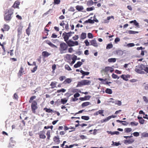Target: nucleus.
Here are the masks:
<instances>
[{"mask_svg":"<svg viewBox=\"0 0 148 148\" xmlns=\"http://www.w3.org/2000/svg\"><path fill=\"white\" fill-rule=\"evenodd\" d=\"M43 110H45L46 112L48 113H52L53 112V110L50 109V108H44Z\"/></svg>","mask_w":148,"mask_h":148,"instance_id":"nucleus-29","label":"nucleus"},{"mask_svg":"<svg viewBox=\"0 0 148 148\" xmlns=\"http://www.w3.org/2000/svg\"><path fill=\"white\" fill-rule=\"evenodd\" d=\"M113 45L111 43L108 44L106 46V48L107 49H109L112 48Z\"/></svg>","mask_w":148,"mask_h":148,"instance_id":"nucleus-37","label":"nucleus"},{"mask_svg":"<svg viewBox=\"0 0 148 148\" xmlns=\"http://www.w3.org/2000/svg\"><path fill=\"white\" fill-rule=\"evenodd\" d=\"M74 32H71L68 33L64 32L63 33L62 36L66 43L68 41L69 38L72 36V34H74Z\"/></svg>","mask_w":148,"mask_h":148,"instance_id":"nucleus-4","label":"nucleus"},{"mask_svg":"<svg viewBox=\"0 0 148 148\" xmlns=\"http://www.w3.org/2000/svg\"><path fill=\"white\" fill-rule=\"evenodd\" d=\"M75 8L78 11H81L84 9L83 6L82 5H77L75 7Z\"/></svg>","mask_w":148,"mask_h":148,"instance_id":"nucleus-19","label":"nucleus"},{"mask_svg":"<svg viewBox=\"0 0 148 148\" xmlns=\"http://www.w3.org/2000/svg\"><path fill=\"white\" fill-rule=\"evenodd\" d=\"M134 138H131L130 139L125 140H124V143L125 144H131L134 141Z\"/></svg>","mask_w":148,"mask_h":148,"instance_id":"nucleus-17","label":"nucleus"},{"mask_svg":"<svg viewBox=\"0 0 148 148\" xmlns=\"http://www.w3.org/2000/svg\"><path fill=\"white\" fill-rule=\"evenodd\" d=\"M112 143H113L112 144V146H118L121 145V144L119 143V142L117 143L114 142L113 141H112Z\"/></svg>","mask_w":148,"mask_h":148,"instance_id":"nucleus-38","label":"nucleus"},{"mask_svg":"<svg viewBox=\"0 0 148 148\" xmlns=\"http://www.w3.org/2000/svg\"><path fill=\"white\" fill-rule=\"evenodd\" d=\"M90 45L93 46L95 47H97L98 46L95 40H91L90 42Z\"/></svg>","mask_w":148,"mask_h":148,"instance_id":"nucleus-18","label":"nucleus"},{"mask_svg":"<svg viewBox=\"0 0 148 148\" xmlns=\"http://www.w3.org/2000/svg\"><path fill=\"white\" fill-rule=\"evenodd\" d=\"M36 97L35 96H32L30 99L29 100V103H32L33 101H32L34 99L36 98Z\"/></svg>","mask_w":148,"mask_h":148,"instance_id":"nucleus-43","label":"nucleus"},{"mask_svg":"<svg viewBox=\"0 0 148 148\" xmlns=\"http://www.w3.org/2000/svg\"><path fill=\"white\" fill-rule=\"evenodd\" d=\"M130 23H133L134 25L137 27H138L139 26L138 23L137 22L136 20L130 21Z\"/></svg>","mask_w":148,"mask_h":148,"instance_id":"nucleus-31","label":"nucleus"},{"mask_svg":"<svg viewBox=\"0 0 148 148\" xmlns=\"http://www.w3.org/2000/svg\"><path fill=\"white\" fill-rule=\"evenodd\" d=\"M67 101V100L66 98H64V99H62L61 100V102L63 104H65Z\"/></svg>","mask_w":148,"mask_h":148,"instance_id":"nucleus-34","label":"nucleus"},{"mask_svg":"<svg viewBox=\"0 0 148 148\" xmlns=\"http://www.w3.org/2000/svg\"><path fill=\"white\" fill-rule=\"evenodd\" d=\"M90 83V81L87 80H83L78 83L77 87H81L83 85H89Z\"/></svg>","mask_w":148,"mask_h":148,"instance_id":"nucleus-5","label":"nucleus"},{"mask_svg":"<svg viewBox=\"0 0 148 148\" xmlns=\"http://www.w3.org/2000/svg\"><path fill=\"white\" fill-rule=\"evenodd\" d=\"M68 45L64 42H61L60 44L59 50L61 54L66 53L68 49Z\"/></svg>","mask_w":148,"mask_h":148,"instance_id":"nucleus-2","label":"nucleus"},{"mask_svg":"<svg viewBox=\"0 0 148 148\" xmlns=\"http://www.w3.org/2000/svg\"><path fill=\"white\" fill-rule=\"evenodd\" d=\"M86 23H89L91 24H93L94 23V21L90 19H89L88 20H86L85 22Z\"/></svg>","mask_w":148,"mask_h":148,"instance_id":"nucleus-36","label":"nucleus"},{"mask_svg":"<svg viewBox=\"0 0 148 148\" xmlns=\"http://www.w3.org/2000/svg\"><path fill=\"white\" fill-rule=\"evenodd\" d=\"M84 97L85 100H89L90 97V96L89 95H86Z\"/></svg>","mask_w":148,"mask_h":148,"instance_id":"nucleus-55","label":"nucleus"},{"mask_svg":"<svg viewBox=\"0 0 148 148\" xmlns=\"http://www.w3.org/2000/svg\"><path fill=\"white\" fill-rule=\"evenodd\" d=\"M72 81V79L70 78H67L63 82V84H70V83Z\"/></svg>","mask_w":148,"mask_h":148,"instance_id":"nucleus-21","label":"nucleus"},{"mask_svg":"<svg viewBox=\"0 0 148 148\" xmlns=\"http://www.w3.org/2000/svg\"><path fill=\"white\" fill-rule=\"evenodd\" d=\"M14 10L13 8H10L6 10L5 13L4 19L5 21L6 22H9L12 19V15L14 13Z\"/></svg>","mask_w":148,"mask_h":148,"instance_id":"nucleus-1","label":"nucleus"},{"mask_svg":"<svg viewBox=\"0 0 148 148\" xmlns=\"http://www.w3.org/2000/svg\"><path fill=\"white\" fill-rule=\"evenodd\" d=\"M20 4V2L18 1H16L14 3V4L12 6V7L11 8H19V6Z\"/></svg>","mask_w":148,"mask_h":148,"instance_id":"nucleus-13","label":"nucleus"},{"mask_svg":"<svg viewBox=\"0 0 148 148\" xmlns=\"http://www.w3.org/2000/svg\"><path fill=\"white\" fill-rule=\"evenodd\" d=\"M82 64V63L80 61H78L77 63L75 64L74 66V67L75 68H77L80 67Z\"/></svg>","mask_w":148,"mask_h":148,"instance_id":"nucleus-24","label":"nucleus"},{"mask_svg":"<svg viewBox=\"0 0 148 148\" xmlns=\"http://www.w3.org/2000/svg\"><path fill=\"white\" fill-rule=\"evenodd\" d=\"M105 92L106 93L109 94H111L112 93V89L108 88H107L105 90Z\"/></svg>","mask_w":148,"mask_h":148,"instance_id":"nucleus-27","label":"nucleus"},{"mask_svg":"<svg viewBox=\"0 0 148 148\" xmlns=\"http://www.w3.org/2000/svg\"><path fill=\"white\" fill-rule=\"evenodd\" d=\"M115 102H116L115 103V104H117L119 106H120L121 105V101H119V100L116 101H115Z\"/></svg>","mask_w":148,"mask_h":148,"instance_id":"nucleus-48","label":"nucleus"},{"mask_svg":"<svg viewBox=\"0 0 148 148\" xmlns=\"http://www.w3.org/2000/svg\"><path fill=\"white\" fill-rule=\"evenodd\" d=\"M66 43L69 47L77 46L79 44L77 41H73L71 40H69Z\"/></svg>","mask_w":148,"mask_h":148,"instance_id":"nucleus-7","label":"nucleus"},{"mask_svg":"<svg viewBox=\"0 0 148 148\" xmlns=\"http://www.w3.org/2000/svg\"><path fill=\"white\" fill-rule=\"evenodd\" d=\"M146 73H148V67L145 66L144 65V70Z\"/></svg>","mask_w":148,"mask_h":148,"instance_id":"nucleus-64","label":"nucleus"},{"mask_svg":"<svg viewBox=\"0 0 148 148\" xmlns=\"http://www.w3.org/2000/svg\"><path fill=\"white\" fill-rule=\"evenodd\" d=\"M139 121L141 124H143L144 123L145 120L142 119H141L139 120Z\"/></svg>","mask_w":148,"mask_h":148,"instance_id":"nucleus-63","label":"nucleus"},{"mask_svg":"<svg viewBox=\"0 0 148 148\" xmlns=\"http://www.w3.org/2000/svg\"><path fill=\"white\" fill-rule=\"evenodd\" d=\"M54 3L55 4H59L60 2V0H54Z\"/></svg>","mask_w":148,"mask_h":148,"instance_id":"nucleus-57","label":"nucleus"},{"mask_svg":"<svg viewBox=\"0 0 148 148\" xmlns=\"http://www.w3.org/2000/svg\"><path fill=\"white\" fill-rule=\"evenodd\" d=\"M37 66H35L31 70V71L32 73H34L37 69Z\"/></svg>","mask_w":148,"mask_h":148,"instance_id":"nucleus-49","label":"nucleus"},{"mask_svg":"<svg viewBox=\"0 0 148 148\" xmlns=\"http://www.w3.org/2000/svg\"><path fill=\"white\" fill-rule=\"evenodd\" d=\"M112 78H113L114 79L117 78V79H119V77L116 74H115L114 73H113L112 74Z\"/></svg>","mask_w":148,"mask_h":148,"instance_id":"nucleus-44","label":"nucleus"},{"mask_svg":"<svg viewBox=\"0 0 148 148\" xmlns=\"http://www.w3.org/2000/svg\"><path fill=\"white\" fill-rule=\"evenodd\" d=\"M116 117V116H115V115H112V116H109L108 117H107V118L109 120H110L111 118H115Z\"/></svg>","mask_w":148,"mask_h":148,"instance_id":"nucleus-53","label":"nucleus"},{"mask_svg":"<svg viewBox=\"0 0 148 148\" xmlns=\"http://www.w3.org/2000/svg\"><path fill=\"white\" fill-rule=\"evenodd\" d=\"M31 107L32 112L34 113H35L36 110L38 108L37 102L35 101H33L32 103Z\"/></svg>","mask_w":148,"mask_h":148,"instance_id":"nucleus-6","label":"nucleus"},{"mask_svg":"<svg viewBox=\"0 0 148 148\" xmlns=\"http://www.w3.org/2000/svg\"><path fill=\"white\" fill-rule=\"evenodd\" d=\"M84 43L85 44V45L86 46H89L90 45V43L88 41V40H85L84 41Z\"/></svg>","mask_w":148,"mask_h":148,"instance_id":"nucleus-50","label":"nucleus"},{"mask_svg":"<svg viewBox=\"0 0 148 148\" xmlns=\"http://www.w3.org/2000/svg\"><path fill=\"white\" fill-rule=\"evenodd\" d=\"M53 140L55 144L58 145L60 143V140L58 136H55L53 137Z\"/></svg>","mask_w":148,"mask_h":148,"instance_id":"nucleus-12","label":"nucleus"},{"mask_svg":"<svg viewBox=\"0 0 148 148\" xmlns=\"http://www.w3.org/2000/svg\"><path fill=\"white\" fill-rule=\"evenodd\" d=\"M94 9L93 7H92L91 8H86V10L88 11H90L93 10Z\"/></svg>","mask_w":148,"mask_h":148,"instance_id":"nucleus-61","label":"nucleus"},{"mask_svg":"<svg viewBox=\"0 0 148 148\" xmlns=\"http://www.w3.org/2000/svg\"><path fill=\"white\" fill-rule=\"evenodd\" d=\"M3 28H1V30L4 33L5 31H8L10 29V26L7 24H4L3 26Z\"/></svg>","mask_w":148,"mask_h":148,"instance_id":"nucleus-14","label":"nucleus"},{"mask_svg":"<svg viewBox=\"0 0 148 148\" xmlns=\"http://www.w3.org/2000/svg\"><path fill=\"white\" fill-rule=\"evenodd\" d=\"M46 43L49 45L51 47L53 48L54 49H57L58 48V47L53 44L50 41L48 40H45V41Z\"/></svg>","mask_w":148,"mask_h":148,"instance_id":"nucleus-10","label":"nucleus"},{"mask_svg":"<svg viewBox=\"0 0 148 148\" xmlns=\"http://www.w3.org/2000/svg\"><path fill=\"white\" fill-rule=\"evenodd\" d=\"M81 118L85 120H88L89 119V117L88 116H82L81 117Z\"/></svg>","mask_w":148,"mask_h":148,"instance_id":"nucleus-41","label":"nucleus"},{"mask_svg":"<svg viewBox=\"0 0 148 148\" xmlns=\"http://www.w3.org/2000/svg\"><path fill=\"white\" fill-rule=\"evenodd\" d=\"M131 77V75L127 74L126 75L123 74L121 76V77L125 81H128V78H130Z\"/></svg>","mask_w":148,"mask_h":148,"instance_id":"nucleus-9","label":"nucleus"},{"mask_svg":"<svg viewBox=\"0 0 148 148\" xmlns=\"http://www.w3.org/2000/svg\"><path fill=\"white\" fill-rule=\"evenodd\" d=\"M50 53L47 51H44L42 53V56L44 57H47L50 55Z\"/></svg>","mask_w":148,"mask_h":148,"instance_id":"nucleus-20","label":"nucleus"},{"mask_svg":"<svg viewBox=\"0 0 148 148\" xmlns=\"http://www.w3.org/2000/svg\"><path fill=\"white\" fill-rule=\"evenodd\" d=\"M91 104V103L89 102H86L83 103L81 106L82 108L87 106Z\"/></svg>","mask_w":148,"mask_h":148,"instance_id":"nucleus-25","label":"nucleus"},{"mask_svg":"<svg viewBox=\"0 0 148 148\" xmlns=\"http://www.w3.org/2000/svg\"><path fill=\"white\" fill-rule=\"evenodd\" d=\"M80 95L78 93H75L74 95V97L75 98L79 97Z\"/></svg>","mask_w":148,"mask_h":148,"instance_id":"nucleus-59","label":"nucleus"},{"mask_svg":"<svg viewBox=\"0 0 148 148\" xmlns=\"http://www.w3.org/2000/svg\"><path fill=\"white\" fill-rule=\"evenodd\" d=\"M88 37L89 38H92L93 37V36L92 33H89L88 34Z\"/></svg>","mask_w":148,"mask_h":148,"instance_id":"nucleus-47","label":"nucleus"},{"mask_svg":"<svg viewBox=\"0 0 148 148\" xmlns=\"http://www.w3.org/2000/svg\"><path fill=\"white\" fill-rule=\"evenodd\" d=\"M80 72L81 73L82 75L84 76L88 75L90 74V73L89 72H85L82 70H81L80 71Z\"/></svg>","mask_w":148,"mask_h":148,"instance_id":"nucleus-26","label":"nucleus"},{"mask_svg":"<svg viewBox=\"0 0 148 148\" xmlns=\"http://www.w3.org/2000/svg\"><path fill=\"white\" fill-rule=\"evenodd\" d=\"M57 83V82H52L50 84V85L51 87L52 88H53L56 87V84Z\"/></svg>","mask_w":148,"mask_h":148,"instance_id":"nucleus-30","label":"nucleus"},{"mask_svg":"<svg viewBox=\"0 0 148 148\" xmlns=\"http://www.w3.org/2000/svg\"><path fill=\"white\" fill-rule=\"evenodd\" d=\"M94 2L92 0H90L88 2V4L89 5H92Z\"/></svg>","mask_w":148,"mask_h":148,"instance_id":"nucleus-52","label":"nucleus"},{"mask_svg":"<svg viewBox=\"0 0 148 148\" xmlns=\"http://www.w3.org/2000/svg\"><path fill=\"white\" fill-rule=\"evenodd\" d=\"M98 113L99 114H100L101 115V116H104V115L103 114L104 112V110H99L98 111Z\"/></svg>","mask_w":148,"mask_h":148,"instance_id":"nucleus-45","label":"nucleus"},{"mask_svg":"<svg viewBox=\"0 0 148 148\" xmlns=\"http://www.w3.org/2000/svg\"><path fill=\"white\" fill-rule=\"evenodd\" d=\"M130 124L132 126L135 125L136 126L138 125V123H136L135 122H131L130 123Z\"/></svg>","mask_w":148,"mask_h":148,"instance_id":"nucleus-58","label":"nucleus"},{"mask_svg":"<svg viewBox=\"0 0 148 148\" xmlns=\"http://www.w3.org/2000/svg\"><path fill=\"white\" fill-rule=\"evenodd\" d=\"M108 61L109 62H114L116 61V59L115 58H109L108 59Z\"/></svg>","mask_w":148,"mask_h":148,"instance_id":"nucleus-35","label":"nucleus"},{"mask_svg":"<svg viewBox=\"0 0 148 148\" xmlns=\"http://www.w3.org/2000/svg\"><path fill=\"white\" fill-rule=\"evenodd\" d=\"M128 33L130 34H135L138 33V32L134 31L132 30H129Z\"/></svg>","mask_w":148,"mask_h":148,"instance_id":"nucleus-39","label":"nucleus"},{"mask_svg":"<svg viewBox=\"0 0 148 148\" xmlns=\"http://www.w3.org/2000/svg\"><path fill=\"white\" fill-rule=\"evenodd\" d=\"M144 68V65L141 64L136 66L134 71L138 73L144 74L145 73V72L143 71Z\"/></svg>","mask_w":148,"mask_h":148,"instance_id":"nucleus-3","label":"nucleus"},{"mask_svg":"<svg viewBox=\"0 0 148 148\" xmlns=\"http://www.w3.org/2000/svg\"><path fill=\"white\" fill-rule=\"evenodd\" d=\"M116 54L117 55H122L123 54V51L121 50H117L116 51Z\"/></svg>","mask_w":148,"mask_h":148,"instance_id":"nucleus-32","label":"nucleus"},{"mask_svg":"<svg viewBox=\"0 0 148 148\" xmlns=\"http://www.w3.org/2000/svg\"><path fill=\"white\" fill-rule=\"evenodd\" d=\"M79 38L78 36L77 35H75L73 37V39L74 40H77Z\"/></svg>","mask_w":148,"mask_h":148,"instance_id":"nucleus-51","label":"nucleus"},{"mask_svg":"<svg viewBox=\"0 0 148 148\" xmlns=\"http://www.w3.org/2000/svg\"><path fill=\"white\" fill-rule=\"evenodd\" d=\"M45 132L40 131L38 134L40 138L42 139H45L46 138V136L45 134Z\"/></svg>","mask_w":148,"mask_h":148,"instance_id":"nucleus-15","label":"nucleus"},{"mask_svg":"<svg viewBox=\"0 0 148 148\" xmlns=\"http://www.w3.org/2000/svg\"><path fill=\"white\" fill-rule=\"evenodd\" d=\"M142 136L143 137H148V133H143L142 134Z\"/></svg>","mask_w":148,"mask_h":148,"instance_id":"nucleus-54","label":"nucleus"},{"mask_svg":"<svg viewBox=\"0 0 148 148\" xmlns=\"http://www.w3.org/2000/svg\"><path fill=\"white\" fill-rule=\"evenodd\" d=\"M86 37V34L84 32H83L81 34L80 39L81 40H84Z\"/></svg>","mask_w":148,"mask_h":148,"instance_id":"nucleus-22","label":"nucleus"},{"mask_svg":"<svg viewBox=\"0 0 148 148\" xmlns=\"http://www.w3.org/2000/svg\"><path fill=\"white\" fill-rule=\"evenodd\" d=\"M23 74H25L23 68L21 66L18 73V75L19 77H20L22 76Z\"/></svg>","mask_w":148,"mask_h":148,"instance_id":"nucleus-16","label":"nucleus"},{"mask_svg":"<svg viewBox=\"0 0 148 148\" xmlns=\"http://www.w3.org/2000/svg\"><path fill=\"white\" fill-rule=\"evenodd\" d=\"M134 136H138L139 135V133L138 132H136L133 133Z\"/></svg>","mask_w":148,"mask_h":148,"instance_id":"nucleus-60","label":"nucleus"},{"mask_svg":"<svg viewBox=\"0 0 148 148\" xmlns=\"http://www.w3.org/2000/svg\"><path fill=\"white\" fill-rule=\"evenodd\" d=\"M66 77L65 76H61L59 77V79L60 81H62Z\"/></svg>","mask_w":148,"mask_h":148,"instance_id":"nucleus-56","label":"nucleus"},{"mask_svg":"<svg viewBox=\"0 0 148 148\" xmlns=\"http://www.w3.org/2000/svg\"><path fill=\"white\" fill-rule=\"evenodd\" d=\"M22 27L21 26H19L17 29L18 35H20L21 34L22 32Z\"/></svg>","mask_w":148,"mask_h":148,"instance_id":"nucleus-33","label":"nucleus"},{"mask_svg":"<svg viewBox=\"0 0 148 148\" xmlns=\"http://www.w3.org/2000/svg\"><path fill=\"white\" fill-rule=\"evenodd\" d=\"M107 133L108 134H110L112 135L116 134L117 135H119V132L118 131H114V132H112L111 131H107Z\"/></svg>","mask_w":148,"mask_h":148,"instance_id":"nucleus-23","label":"nucleus"},{"mask_svg":"<svg viewBox=\"0 0 148 148\" xmlns=\"http://www.w3.org/2000/svg\"><path fill=\"white\" fill-rule=\"evenodd\" d=\"M132 130V129L130 128H127L125 129V132L128 133L131 132Z\"/></svg>","mask_w":148,"mask_h":148,"instance_id":"nucleus-40","label":"nucleus"},{"mask_svg":"<svg viewBox=\"0 0 148 148\" xmlns=\"http://www.w3.org/2000/svg\"><path fill=\"white\" fill-rule=\"evenodd\" d=\"M112 68L111 67L109 66L106 67L102 69L101 71V72L102 73H107L109 71L110 69Z\"/></svg>","mask_w":148,"mask_h":148,"instance_id":"nucleus-11","label":"nucleus"},{"mask_svg":"<svg viewBox=\"0 0 148 148\" xmlns=\"http://www.w3.org/2000/svg\"><path fill=\"white\" fill-rule=\"evenodd\" d=\"M98 79L99 81H101V82H100V83L101 84L108 85L109 84L112 83V82H108V81H106V80H107V78H105L104 79H103L102 78H99Z\"/></svg>","mask_w":148,"mask_h":148,"instance_id":"nucleus-8","label":"nucleus"},{"mask_svg":"<svg viewBox=\"0 0 148 148\" xmlns=\"http://www.w3.org/2000/svg\"><path fill=\"white\" fill-rule=\"evenodd\" d=\"M66 91V90L63 89V88H62L61 89L58 90L57 92L58 93H60L61 92H64Z\"/></svg>","mask_w":148,"mask_h":148,"instance_id":"nucleus-46","label":"nucleus"},{"mask_svg":"<svg viewBox=\"0 0 148 148\" xmlns=\"http://www.w3.org/2000/svg\"><path fill=\"white\" fill-rule=\"evenodd\" d=\"M65 69L68 70V71H71L72 70V69H71L70 67L68 64H66L65 65Z\"/></svg>","mask_w":148,"mask_h":148,"instance_id":"nucleus-42","label":"nucleus"},{"mask_svg":"<svg viewBox=\"0 0 148 148\" xmlns=\"http://www.w3.org/2000/svg\"><path fill=\"white\" fill-rule=\"evenodd\" d=\"M13 49L11 50L10 51H8V53H10V56H12L14 55L13 53Z\"/></svg>","mask_w":148,"mask_h":148,"instance_id":"nucleus-62","label":"nucleus"},{"mask_svg":"<svg viewBox=\"0 0 148 148\" xmlns=\"http://www.w3.org/2000/svg\"><path fill=\"white\" fill-rule=\"evenodd\" d=\"M77 56L75 55H74L73 57L71 59L72 60V61L71 63V65L75 63L76 60H77Z\"/></svg>","mask_w":148,"mask_h":148,"instance_id":"nucleus-28","label":"nucleus"}]
</instances>
